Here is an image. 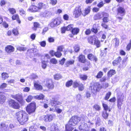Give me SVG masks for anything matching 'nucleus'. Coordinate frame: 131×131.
Wrapping results in <instances>:
<instances>
[{
  "instance_id": "3",
  "label": "nucleus",
  "mask_w": 131,
  "mask_h": 131,
  "mask_svg": "<svg viewBox=\"0 0 131 131\" xmlns=\"http://www.w3.org/2000/svg\"><path fill=\"white\" fill-rule=\"evenodd\" d=\"M61 19L59 18H56L53 19L52 21L48 25L49 27L51 28L57 26L61 23Z\"/></svg>"
},
{
  "instance_id": "15",
  "label": "nucleus",
  "mask_w": 131,
  "mask_h": 131,
  "mask_svg": "<svg viewBox=\"0 0 131 131\" xmlns=\"http://www.w3.org/2000/svg\"><path fill=\"white\" fill-rule=\"evenodd\" d=\"M28 10L31 12L35 13L39 12V11L37 7V6L32 5L28 9Z\"/></svg>"
},
{
  "instance_id": "34",
  "label": "nucleus",
  "mask_w": 131,
  "mask_h": 131,
  "mask_svg": "<svg viewBox=\"0 0 131 131\" xmlns=\"http://www.w3.org/2000/svg\"><path fill=\"white\" fill-rule=\"evenodd\" d=\"M115 73V72L114 70H110L108 73V75L109 77H111Z\"/></svg>"
},
{
  "instance_id": "36",
  "label": "nucleus",
  "mask_w": 131,
  "mask_h": 131,
  "mask_svg": "<svg viewBox=\"0 0 131 131\" xmlns=\"http://www.w3.org/2000/svg\"><path fill=\"white\" fill-rule=\"evenodd\" d=\"M74 51L75 52H78L80 50L79 46L78 45H75L73 47Z\"/></svg>"
},
{
  "instance_id": "23",
  "label": "nucleus",
  "mask_w": 131,
  "mask_h": 131,
  "mask_svg": "<svg viewBox=\"0 0 131 131\" xmlns=\"http://www.w3.org/2000/svg\"><path fill=\"white\" fill-rule=\"evenodd\" d=\"M40 26V24L37 22H35L33 23V27H32V29L36 31L37 28H39Z\"/></svg>"
},
{
  "instance_id": "38",
  "label": "nucleus",
  "mask_w": 131,
  "mask_h": 131,
  "mask_svg": "<svg viewBox=\"0 0 131 131\" xmlns=\"http://www.w3.org/2000/svg\"><path fill=\"white\" fill-rule=\"evenodd\" d=\"M126 48L127 51H129L130 50L131 48V39L129 40V42L127 44Z\"/></svg>"
},
{
  "instance_id": "11",
  "label": "nucleus",
  "mask_w": 131,
  "mask_h": 131,
  "mask_svg": "<svg viewBox=\"0 0 131 131\" xmlns=\"http://www.w3.org/2000/svg\"><path fill=\"white\" fill-rule=\"evenodd\" d=\"M97 38V37L95 35H93L88 37L87 38V40L89 43L93 45Z\"/></svg>"
},
{
  "instance_id": "43",
  "label": "nucleus",
  "mask_w": 131,
  "mask_h": 131,
  "mask_svg": "<svg viewBox=\"0 0 131 131\" xmlns=\"http://www.w3.org/2000/svg\"><path fill=\"white\" fill-rule=\"evenodd\" d=\"M54 78L55 79L58 80L61 78L62 76L59 74H56L54 75Z\"/></svg>"
},
{
  "instance_id": "39",
  "label": "nucleus",
  "mask_w": 131,
  "mask_h": 131,
  "mask_svg": "<svg viewBox=\"0 0 131 131\" xmlns=\"http://www.w3.org/2000/svg\"><path fill=\"white\" fill-rule=\"evenodd\" d=\"M121 58H117L116 60H114L113 63V64L114 66L117 65L118 63H119V61H121Z\"/></svg>"
},
{
  "instance_id": "30",
  "label": "nucleus",
  "mask_w": 131,
  "mask_h": 131,
  "mask_svg": "<svg viewBox=\"0 0 131 131\" xmlns=\"http://www.w3.org/2000/svg\"><path fill=\"white\" fill-rule=\"evenodd\" d=\"M44 97V95L42 94H40L39 95H37L34 96V98L37 100H40L43 99Z\"/></svg>"
},
{
  "instance_id": "16",
  "label": "nucleus",
  "mask_w": 131,
  "mask_h": 131,
  "mask_svg": "<svg viewBox=\"0 0 131 131\" xmlns=\"http://www.w3.org/2000/svg\"><path fill=\"white\" fill-rule=\"evenodd\" d=\"M12 18L13 20H16L17 22L19 24L21 23V21L18 14L13 15L12 16Z\"/></svg>"
},
{
  "instance_id": "5",
  "label": "nucleus",
  "mask_w": 131,
  "mask_h": 131,
  "mask_svg": "<svg viewBox=\"0 0 131 131\" xmlns=\"http://www.w3.org/2000/svg\"><path fill=\"white\" fill-rule=\"evenodd\" d=\"M36 104L35 103H32L28 105L26 107V110L29 114L35 112L36 109Z\"/></svg>"
},
{
  "instance_id": "28",
  "label": "nucleus",
  "mask_w": 131,
  "mask_h": 131,
  "mask_svg": "<svg viewBox=\"0 0 131 131\" xmlns=\"http://www.w3.org/2000/svg\"><path fill=\"white\" fill-rule=\"evenodd\" d=\"M105 4V3H104L103 0H101L99 2L97 5V7L99 8H100L103 7Z\"/></svg>"
},
{
  "instance_id": "52",
  "label": "nucleus",
  "mask_w": 131,
  "mask_h": 131,
  "mask_svg": "<svg viewBox=\"0 0 131 131\" xmlns=\"http://www.w3.org/2000/svg\"><path fill=\"white\" fill-rule=\"evenodd\" d=\"M18 101L20 104L21 105V106L25 104V101L23 100V98H22Z\"/></svg>"
},
{
  "instance_id": "7",
  "label": "nucleus",
  "mask_w": 131,
  "mask_h": 131,
  "mask_svg": "<svg viewBox=\"0 0 131 131\" xmlns=\"http://www.w3.org/2000/svg\"><path fill=\"white\" fill-rule=\"evenodd\" d=\"M45 82V85L49 89H52L53 88L54 85L52 79H46Z\"/></svg>"
},
{
  "instance_id": "54",
  "label": "nucleus",
  "mask_w": 131,
  "mask_h": 131,
  "mask_svg": "<svg viewBox=\"0 0 131 131\" xmlns=\"http://www.w3.org/2000/svg\"><path fill=\"white\" fill-rule=\"evenodd\" d=\"M111 95V93L110 92H108L106 94L105 96V99L106 100H107Z\"/></svg>"
},
{
  "instance_id": "24",
  "label": "nucleus",
  "mask_w": 131,
  "mask_h": 131,
  "mask_svg": "<svg viewBox=\"0 0 131 131\" xmlns=\"http://www.w3.org/2000/svg\"><path fill=\"white\" fill-rule=\"evenodd\" d=\"M34 85L36 89L39 90H41L43 89V87L42 86L38 83H37L36 82L34 83Z\"/></svg>"
},
{
  "instance_id": "19",
  "label": "nucleus",
  "mask_w": 131,
  "mask_h": 131,
  "mask_svg": "<svg viewBox=\"0 0 131 131\" xmlns=\"http://www.w3.org/2000/svg\"><path fill=\"white\" fill-rule=\"evenodd\" d=\"M51 13L48 11H45L41 14L42 16L44 17H49L51 16Z\"/></svg>"
},
{
  "instance_id": "47",
  "label": "nucleus",
  "mask_w": 131,
  "mask_h": 131,
  "mask_svg": "<svg viewBox=\"0 0 131 131\" xmlns=\"http://www.w3.org/2000/svg\"><path fill=\"white\" fill-rule=\"evenodd\" d=\"M17 50L19 51H24L26 50V48L25 47L19 46L17 48Z\"/></svg>"
},
{
  "instance_id": "32",
  "label": "nucleus",
  "mask_w": 131,
  "mask_h": 131,
  "mask_svg": "<svg viewBox=\"0 0 131 131\" xmlns=\"http://www.w3.org/2000/svg\"><path fill=\"white\" fill-rule=\"evenodd\" d=\"M8 10L11 14L13 15L16 13V10L14 8H9L8 9Z\"/></svg>"
},
{
  "instance_id": "63",
  "label": "nucleus",
  "mask_w": 131,
  "mask_h": 131,
  "mask_svg": "<svg viewBox=\"0 0 131 131\" xmlns=\"http://www.w3.org/2000/svg\"><path fill=\"white\" fill-rule=\"evenodd\" d=\"M24 92H27L29 91L30 90V88L28 87H26L22 88Z\"/></svg>"
},
{
  "instance_id": "18",
  "label": "nucleus",
  "mask_w": 131,
  "mask_h": 131,
  "mask_svg": "<svg viewBox=\"0 0 131 131\" xmlns=\"http://www.w3.org/2000/svg\"><path fill=\"white\" fill-rule=\"evenodd\" d=\"M80 31V29L78 27H74L71 30V33L73 35H77Z\"/></svg>"
},
{
  "instance_id": "9",
  "label": "nucleus",
  "mask_w": 131,
  "mask_h": 131,
  "mask_svg": "<svg viewBox=\"0 0 131 131\" xmlns=\"http://www.w3.org/2000/svg\"><path fill=\"white\" fill-rule=\"evenodd\" d=\"M117 15H121L122 16L125 15V10L124 8L122 6H119L118 7L116 10Z\"/></svg>"
},
{
  "instance_id": "37",
  "label": "nucleus",
  "mask_w": 131,
  "mask_h": 131,
  "mask_svg": "<svg viewBox=\"0 0 131 131\" xmlns=\"http://www.w3.org/2000/svg\"><path fill=\"white\" fill-rule=\"evenodd\" d=\"M108 116V114L107 112V111H104L103 112L102 116L105 119H106Z\"/></svg>"
},
{
  "instance_id": "62",
  "label": "nucleus",
  "mask_w": 131,
  "mask_h": 131,
  "mask_svg": "<svg viewBox=\"0 0 131 131\" xmlns=\"http://www.w3.org/2000/svg\"><path fill=\"white\" fill-rule=\"evenodd\" d=\"M19 13L20 15H23L25 14V12L23 9H21L19 10Z\"/></svg>"
},
{
  "instance_id": "41",
  "label": "nucleus",
  "mask_w": 131,
  "mask_h": 131,
  "mask_svg": "<svg viewBox=\"0 0 131 131\" xmlns=\"http://www.w3.org/2000/svg\"><path fill=\"white\" fill-rule=\"evenodd\" d=\"M91 33V31L90 28L87 29L85 31V34L86 35H89Z\"/></svg>"
},
{
  "instance_id": "49",
  "label": "nucleus",
  "mask_w": 131,
  "mask_h": 131,
  "mask_svg": "<svg viewBox=\"0 0 131 131\" xmlns=\"http://www.w3.org/2000/svg\"><path fill=\"white\" fill-rule=\"evenodd\" d=\"M62 55L61 52L57 51L55 52V56L57 57H60Z\"/></svg>"
},
{
  "instance_id": "42",
  "label": "nucleus",
  "mask_w": 131,
  "mask_h": 131,
  "mask_svg": "<svg viewBox=\"0 0 131 131\" xmlns=\"http://www.w3.org/2000/svg\"><path fill=\"white\" fill-rule=\"evenodd\" d=\"M103 75V72L102 71H100L98 73L97 75L95 77L97 78H100L102 77Z\"/></svg>"
},
{
  "instance_id": "59",
  "label": "nucleus",
  "mask_w": 131,
  "mask_h": 131,
  "mask_svg": "<svg viewBox=\"0 0 131 131\" xmlns=\"http://www.w3.org/2000/svg\"><path fill=\"white\" fill-rule=\"evenodd\" d=\"M99 10V8L98 7H96L93 8L92 9V11L96 13L98 12Z\"/></svg>"
},
{
  "instance_id": "56",
  "label": "nucleus",
  "mask_w": 131,
  "mask_h": 131,
  "mask_svg": "<svg viewBox=\"0 0 131 131\" xmlns=\"http://www.w3.org/2000/svg\"><path fill=\"white\" fill-rule=\"evenodd\" d=\"M78 88L79 90L81 91L83 90L84 89V87L83 84L81 83H79Z\"/></svg>"
},
{
  "instance_id": "50",
  "label": "nucleus",
  "mask_w": 131,
  "mask_h": 131,
  "mask_svg": "<svg viewBox=\"0 0 131 131\" xmlns=\"http://www.w3.org/2000/svg\"><path fill=\"white\" fill-rule=\"evenodd\" d=\"M80 77L83 80H86L87 79V76L85 75L81 74L80 75Z\"/></svg>"
},
{
  "instance_id": "8",
  "label": "nucleus",
  "mask_w": 131,
  "mask_h": 131,
  "mask_svg": "<svg viewBox=\"0 0 131 131\" xmlns=\"http://www.w3.org/2000/svg\"><path fill=\"white\" fill-rule=\"evenodd\" d=\"M43 120L46 123L49 122L51 121L53 118V115L52 114H47L43 116Z\"/></svg>"
},
{
  "instance_id": "6",
  "label": "nucleus",
  "mask_w": 131,
  "mask_h": 131,
  "mask_svg": "<svg viewBox=\"0 0 131 131\" xmlns=\"http://www.w3.org/2000/svg\"><path fill=\"white\" fill-rule=\"evenodd\" d=\"M9 105L10 107L15 109H19L20 107L19 104L13 100H11L9 101Z\"/></svg>"
},
{
  "instance_id": "45",
  "label": "nucleus",
  "mask_w": 131,
  "mask_h": 131,
  "mask_svg": "<svg viewBox=\"0 0 131 131\" xmlns=\"http://www.w3.org/2000/svg\"><path fill=\"white\" fill-rule=\"evenodd\" d=\"M34 97L31 95L28 96L26 99V101L29 102L31 101V100L33 99Z\"/></svg>"
},
{
  "instance_id": "57",
  "label": "nucleus",
  "mask_w": 131,
  "mask_h": 131,
  "mask_svg": "<svg viewBox=\"0 0 131 131\" xmlns=\"http://www.w3.org/2000/svg\"><path fill=\"white\" fill-rule=\"evenodd\" d=\"M48 41L49 42H53L54 41V39L53 37H50L48 38Z\"/></svg>"
},
{
  "instance_id": "33",
  "label": "nucleus",
  "mask_w": 131,
  "mask_h": 131,
  "mask_svg": "<svg viewBox=\"0 0 131 131\" xmlns=\"http://www.w3.org/2000/svg\"><path fill=\"white\" fill-rule=\"evenodd\" d=\"M73 28V25L72 24H70L66 27V30L68 31H70L71 32V30Z\"/></svg>"
},
{
  "instance_id": "61",
  "label": "nucleus",
  "mask_w": 131,
  "mask_h": 131,
  "mask_svg": "<svg viewBox=\"0 0 131 131\" xmlns=\"http://www.w3.org/2000/svg\"><path fill=\"white\" fill-rule=\"evenodd\" d=\"M2 25L5 28H7L9 27L8 24L5 21H4L2 23Z\"/></svg>"
},
{
  "instance_id": "40",
  "label": "nucleus",
  "mask_w": 131,
  "mask_h": 131,
  "mask_svg": "<svg viewBox=\"0 0 131 131\" xmlns=\"http://www.w3.org/2000/svg\"><path fill=\"white\" fill-rule=\"evenodd\" d=\"M115 41V47H117L119 45V39L117 38H115L114 39Z\"/></svg>"
},
{
  "instance_id": "10",
  "label": "nucleus",
  "mask_w": 131,
  "mask_h": 131,
  "mask_svg": "<svg viewBox=\"0 0 131 131\" xmlns=\"http://www.w3.org/2000/svg\"><path fill=\"white\" fill-rule=\"evenodd\" d=\"M101 14L102 17H103L102 19L103 22L108 23L110 21V19L109 18V14L108 13L104 12H102Z\"/></svg>"
},
{
  "instance_id": "20",
  "label": "nucleus",
  "mask_w": 131,
  "mask_h": 131,
  "mask_svg": "<svg viewBox=\"0 0 131 131\" xmlns=\"http://www.w3.org/2000/svg\"><path fill=\"white\" fill-rule=\"evenodd\" d=\"M102 15L101 13V14L100 13H98L95 14L93 17L94 20H96L101 19L102 17Z\"/></svg>"
},
{
  "instance_id": "26",
  "label": "nucleus",
  "mask_w": 131,
  "mask_h": 131,
  "mask_svg": "<svg viewBox=\"0 0 131 131\" xmlns=\"http://www.w3.org/2000/svg\"><path fill=\"white\" fill-rule=\"evenodd\" d=\"M13 34L15 36L18 35L19 34L18 28H13L12 30Z\"/></svg>"
},
{
  "instance_id": "14",
  "label": "nucleus",
  "mask_w": 131,
  "mask_h": 131,
  "mask_svg": "<svg viewBox=\"0 0 131 131\" xmlns=\"http://www.w3.org/2000/svg\"><path fill=\"white\" fill-rule=\"evenodd\" d=\"M14 48L11 45L7 46L5 48V50L7 53H10L14 51Z\"/></svg>"
},
{
  "instance_id": "29",
  "label": "nucleus",
  "mask_w": 131,
  "mask_h": 131,
  "mask_svg": "<svg viewBox=\"0 0 131 131\" xmlns=\"http://www.w3.org/2000/svg\"><path fill=\"white\" fill-rule=\"evenodd\" d=\"M8 126L4 123H1V125L0 128L2 131H5L7 129Z\"/></svg>"
},
{
  "instance_id": "58",
  "label": "nucleus",
  "mask_w": 131,
  "mask_h": 131,
  "mask_svg": "<svg viewBox=\"0 0 131 131\" xmlns=\"http://www.w3.org/2000/svg\"><path fill=\"white\" fill-rule=\"evenodd\" d=\"M12 30H8L6 32V35L9 37L10 36L12 35Z\"/></svg>"
},
{
  "instance_id": "55",
  "label": "nucleus",
  "mask_w": 131,
  "mask_h": 131,
  "mask_svg": "<svg viewBox=\"0 0 131 131\" xmlns=\"http://www.w3.org/2000/svg\"><path fill=\"white\" fill-rule=\"evenodd\" d=\"M50 62L52 64H56L57 62V61L55 58H53L50 60Z\"/></svg>"
},
{
  "instance_id": "60",
  "label": "nucleus",
  "mask_w": 131,
  "mask_h": 131,
  "mask_svg": "<svg viewBox=\"0 0 131 131\" xmlns=\"http://www.w3.org/2000/svg\"><path fill=\"white\" fill-rule=\"evenodd\" d=\"M48 28L47 27H45L43 29L42 34L43 35H44L45 33L48 30Z\"/></svg>"
},
{
  "instance_id": "48",
  "label": "nucleus",
  "mask_w": 131,
  "mask_h": 131,
  "mask_svg": "<svg viewBox=\"0 0 131 131\" xmlns=\"http://www.w3.org/2000/svg\"><path fill=\"white\" fill-rule=\"evenodd\" d=\"M93 108L96 110L98 111L100 110L101 108L100 106L97 104H95L93 106Z\"/></svg>"
},
{
  "instance_id": "13",
  "label": "nucleus",
  "mask_w": 131,
  "mask_h": 131,
  "mask_svg": "<svg viewBox=\"0 0 131 131\" xmlns=\"http://www.w3.org/2000/svg\"><path fill=\"white\" fill-rule=\"evenodd\" d=\"M124 98V96L123 94H122L121 97L118 98L117 106L118 108L120 109H121V105L123 104L122 102Z\"/></svg>"
},
{
  "instance_id": "27",
  "label": "nucleus",
  "mask_w": 131,
  "mask_h": 131,
  "mask_svg": "<svg viewBox=\"0 0 131 131\" xmlns=\"http://www.w3.org/2000/svg\"><path fill=\"white\" fill-rule=\"evenodd\" d=\"M93 45H95L97 48H99L101 46L100 41L97 38L96 39Z\"/></svg>"
},
{
  "instance_id": "64",
  "label": "nucleus",
  "mask_w": 131,
  "mask_h": 131,
  "mask_svg": "<svg viewBox=\"0 0 131 131\" xmlns=\"http://www.w3.org/2000/svg\"><path fill=\"white\" fill-rule=\"evenodd\" d=\"M36 37V35L35 34H32L30 36V38L32 40H34Z\"/></svg>"
},
{
  "instance_id": "12",
  "label": "nucleus",
  "mask_w": 131,
  "mask_h": 131,
  "mask_svg": "<svg viewBox=\"0 0 131 131\" xmlns=\"http://www.w3.org/2000/svg\"><path fill=\"white\" fill-rule=\"evenodd\" d=\"M102 87L101 85L98 83H95L93 86L92 87L91 89L92 92H94L96 91H99V90Z\"/></svg>"
},
{
  "instance_id": "22",
  "label": "nucleus",
  "mask_w": 131,
  "mask_h": 131,
  "mask_svg": "<svg viewBox=\"0 0 131 131\" xmlns=\"http://www.w3.org/2000/svg\"><path fill=\"white\" fill-rule=\"evenodd\" d=\"M12 98L16 99L17 101H18L23 98L21 95L19 94H17L15 95H12Z\"/></svg>"
},
{
  "instance_id": "31",
  "label": "nucleus",
  "mask_w": 131,
  "mask_h": 131,
  "mask_svg": "<svg viewBox=\"0 0 131 131\" xmlns=\"http://www.w3.org/2000/svg\"><path fill=\"white\" fill-rule=\"evenodd\" d=\"M96 24H95L93 25V27L91 28V32L94 33L95 34H97L98 31V29L96 28H95L94 26H96Z\"/></svg>"
},
{
  "instance_id": "21",
  "label": "nucleus",
  "mask_w": 131,
  "mask_h": 131,
  "mask_svg": "<svg viewBox=\"0 0 131 131\" xmlns=\"http://www.w3.org/2000/svg\"><path fill=\"white\" fill-rule=\"evenodd\" d=\"M51 104L52 106L57 107L56 106L57 105H60L61 104V102L58 101L52 100H51Z\"/></svg>"
},
{
  "instance_id": "17",
  "label": "nucleus",
  "mask_w": 131,
  "mask_h": 131,
  "mask_svg": "<svg viewBox=\"0 0 131 131\" xmlns=\"http://www.w3.org/2000/svg\"><path fill=\"white\" fill-rule=\"evenodd\" d=\"M6 97L3 93L0 92V104H3L5 101Z\"/></svg>"
},
{
  "instance_id": "53",
  "label": "nucleus",
  "mask_w": 131,
  "mask_h": 131,
  "mask_svg": "<svg viewBox=\"0 0 131 131\" xmlns=\"http://www.w3.org/2000/svg\"><path fill=\"white\" fill-rule=\"evenodd\" d=\"M73 83V81L72 80H71L70 81H68L66 83V86L67 87H69Z\"/></svg>"
},
{
  "instance_id": "46",
  "label": "nucleus",
  "mask_w": 131,
  "mask_h": 131,
  "mask_svg": "<svg viewBox=\"0 0 131 131\" xmlns=\"http://www.w3.org/2000/svg\"><path fill=\"white\" fill-rule=\"evenodd\" d=\"M106 23H103L101 24V26L105 29H107L108 28V25L106 24Z\"/></svg>"
},
{
  "instance_id": "25",
  "label": "nucleus",
  "mask_w": 131,
  "mask_h": 131,
  "mask_svg": "<svg viewBox=\"0 0 131 131\" xmlns=\"http://www.w3.org/2000/svg\"><path fill=\"white\" fill-rule=\"evenodd\" d=\"M45 6V4L42 2H39L37 4V7L39 11L41 9Z\"/></svg>"
},
{
  "instance_id": "35",
  "label": "nucleus",
  "mask_w": 131,
  "mask_h": 131,
  "mask_svg": "<svg viewBox=\"0 0 131 131\" xmlns=\"http://www.w3.org/2000/svg\"><path fill=\"white\" fill-rule=\"evenodd\" d=\"M47 66V62L45 60H43L41 62V66L42 68L45 69Z\"/></svg>"
},
{
  "instance_id": "1",
  "label": "nucleus",
  "mask_w": 131,
  "mask_h": 131,
  "mask_svg": "<svg viewBox=\"0 0 131 131\" xmlns=\"http://www.w3.org/2000/svg\"><path fill=\"white\" fill-rule=\"evenodd\" d=\"M91 9V7L89 6L84 9L83 12L82 13L81 6L78 5L75 7L73 12V14L75 18L78 17L81 15L85 17L90 13Z\"/></svg>"
},
{
  "instance_id": "44",
  "label": "nucleus",
  "mask_w": 131,
  "mask_h": 131,
  "mask_svg": "<svg viewBox=\"0 0 131 131\" xmlns=\"http://www.w3.org/2000/svg\"><path fill=\"white\" fill-rule=\"evenodd\" d=\"M2 78L4 80H5L9 77L8 75L6 73H3L2 74Z\"/></svg>"
},
{
  "instance_id": "2",
  "label": "nucleus",
  "mask_w": 131,
  "mask_h": 131,
  "mask_svg": "<svg viewBox=\"0 0 131 131\" xmlns=\"http://www.w3.org/2000/svg\"><path fill=\"white\" fill-rule=\"evenodd\" d=\"M16 115L18 121L21 125L25 124L28 120V115L25 111H20L17 112Z\"/></svg>"
},
{
  "instance_id": "4",
  "label": "nucleus",
  "mask_w": 131,
  "mask_h": 131,
  "mask_svg": "<svg viewBox=\"0 0 131 131\" xmlns=\"http://www.w3.org/2000/svg\"><path fill=\"white\" fill-rule=\"evenodd\" d=\"M82 118L75 116H72L69 121L70 124L74 126L77 124L81 120Z\"/></svg>"
},
{
  "instance_id": "51",
  "label": "nucleus",
  "mask_w": 131,
  "mask_h": 131,
  "mask_svg": "<svg viewBox=\"0 0 131 131\" xmlns=\"http://www.w3.org/2000/svg\"><path fill=\"white\" fill-rule=\"evenodd\" d=\"M40 46L42 47H45L46 45V42L45 41H43L39 42Z\"/></svg>"
}]
</instances>
